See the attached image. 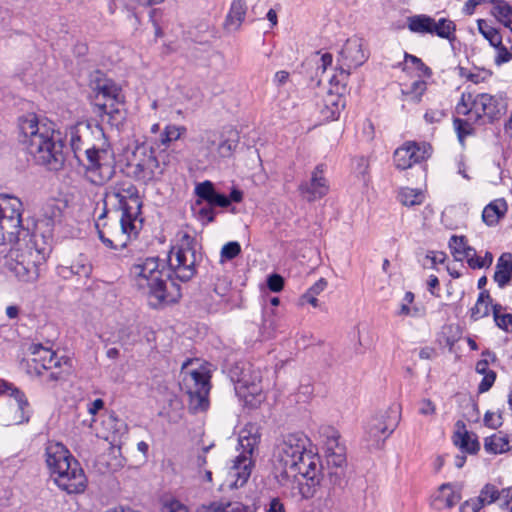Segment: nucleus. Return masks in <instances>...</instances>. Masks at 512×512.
<instances>
[{
    "mask_svg": "<svg viewBox=\"0 0 512 512\" xmlns=\"http://www.w3.org/2000/svg\"><path fill=\"white\" fill-rule=\"evenodd\" d=\"M49 249L40 247L36 237L22 246L13 248L8 256L7 268L22 282H34L40 275V267L46 262Z\"/></svg>",
    "mask_w": 512,
    "mask_h": 512,
    "instance_id": "nucleus-5",
    "label": "nucleus"
},
{
    "mask_svg": "<svg viewBox=\"0 0 512 512\" xmlns=\"http://www.w3.org/2000/svg\"><path fill=\"white\" fill-rule=\"evenodd\" d=\"M230 377L235 382V392L246 406L257 408L266 399L262 385V372L251 364L236 365L230 371Z\"/></svg>",
    "mask_w": 512,
    "mask_h": 512,
    "instance_id": "nucleus-8",
    "label": "nucleus"
},
{
    "mask_svg": "<svg viewBox=\"0 0 512 512\" xmlns=\"http://www.w3.org/2000/svg\"><path fill=\"white\" fill-rule=\"evenodd\" d=\"M195 193L199 197L195 206H200L202 204L201 200H205L211 207L219 206L225 208L230 205V199L223 194L217 193L210 181L197 184Z\"/></svg>",
    "mask_w": 512,
    "mask_h": 512,
    "instance_id": "nucleus-25",
    "label": "nucleus"
},
{
    "mask_svg": "<svg viewBox=\"0 0 512 512\" xmlns=\"http://www.w3.org/2000/svg\"><path fill=\"white\" fill-rule=\"evenodd\" d=\"M56 270L63 279H71L73 276L87 278L92 272V265L85 255L79 254L71 261L59 264Z\"/></svg>",
    "mask_w": 512,
    "mask_h": 512,
    "instance_id": "nucleus-23",
    "label": "nucleus"
},
{
    "mask_svg": "<svg viewBox=\"0 0 512 512\" xmlns=\"http://www.w3.org/2000/svg\"><path fill=\"white\" fill-rule=\"evenodd\" d=\"M273 462L283 493L296 499L314 496L323 478V467L306 435L292 433L284 436L274 449Z\"/></svg>",
    "mask_w": 512,
    "mask_h": 512,
    "instance_id": "nucleus-1",
    "label": "nucleus"
},
{
    "mask_svg": "<svg viewBox=\"0 0 512 512\" xmlns=\"http://www.w3.org/2000/svg\"><path fill=\"white\" fill-rule=\"evenodd\" d=\"M512 277V254L504 253L500 256L496 264L494 281L499 287H504Z\"/></svg>",
    "mask_w": 512,
    "mask_h": 512,
    "instance_id": "nucleus-32",
    "label": "nucleus"
},
{
    "mask_svg": "<svg viewBox=\"0 0 512 512\" xmlns=\"http://www.w3.org/2000/svg\"><path fill=\"white\" fill-rule=\"evenodd\" d=\"M495 380H496V373L494 371L484 374L481 382L478 385V392L479 393L487 392L493 386Z\"/></svg>",
    "mask_w": 512,
    "mask_h": 512,
    "instance_id": "nucleus-57",
    "label": "nucleus"
},
{
    "mask_svg": "<svg viewBox=\"0 0 512 512\" xmlns=\"http://www.w3.org/2000/svg\"><path fill=\"white\" fill-rule=\"evenodd\" d=\"M398 199L402 205L412 207L423 203L425 196L422 190L409 187L401 188Z\"/></svg>",
    "mask_w": 512,
    "mask_h": 512,
    "instance_id": "nucleus-38",
    "label": "nucleus"
},
{
    "mask_svg": "<svg viewBox=\"0 0 512 512\" xmlns=\"http://www.w3.org/2000/svg\"><path fill=\"white\" fill-rule=\"evenodd\" d=\"M109 201L121 212L137 216L141 207L137 188L130 182H119L106 192Z\"/></svg>",
    "mask_w": 512,
    "mask_h": 512,
    "instance_id": "nucleus-14",
    "label": "nucleus"
},
{
    "mask_svg": "<svg viewBox=\"0 0 512 512\" xmlns=\"http://www.w3.org/2000/svg\"><path fill=\"white\" fill-rule=\"evenodd\" d=\"M492 13L504 26L512 20V8L504 1H496Z\"/></svg>",
    "mask_w": 512,
    "mask_h": 512,
    "instance_id": "nucleus-50",
    "label": "nucleus"
},
{
    "mask_svg": "<svg viewBox=\"0 0 512 512\" xmlns=\"http://www.w3.org/2000/svg\"><path fill=\"white\" fill-rule=\"evenodd\" d=\"M367 59L368 54L364 49V40L356 36L349 38L338 58L340 75L348 77L351 69L361 66Z\"/></svg>",
    "mask_w": 512,
    "mask_h": 512,
    "instance_id": "nucleus-17",
    "label": "nucleus"
},
{
    "mask_svg": "<svg viewBox=\"0 0 512 512\" xmlns=\"http://www.w3.org/2000/svg\"><path fill=\"white\" fill-rule=\"evenodd\" d=\"M506 210V203L503 200H496L484 208L482 213L483 221L487 225L492 226L498 222Z\"/></svg>",
    "mask_w": 512,
    "mask_h": 512,
    "instance_id": "nucleus-37",
    "label": "nucleus"
},
{
    "mask_svg": "<svg viewBox=\"0 0 512 512\" xmlns=\"http://www.w3.org/2000/svg\"><path fill=\"white\" fill-rule=\"evenodd\" d=\"M98 96H102L105 100L104 103H116L117 105L123 104L124 95L122 89L111 80H106L97 88Z\"/></svg>",
    "mask_w": 512,
    "mask_h": 512,
    "instance_id": "nucleus-34",
    "label": "nucleus"
},
{
    "mask_svg": "<svg viewBox=\"0 0 512 512\" xmlns=\"http://www.w3.org/2000/svg\"><path fill=\"white\" fill-rule=\"evenodd\" d=\"M210 447H206L203 449V454L199 455L197 457V467H198V472H199V475H202L203 474V480L208 482V483H211L212 482V471L210 469H207L206 468V465H207V456L206 454L208 453Z\"/></svg>",
    "mask_w": 512,
    "mask_h": 512,
    "instance_id": "nucleus-53",
    "label": "nucleus"
},
{
    "mask_svg": "<svg viewBox=\"0 0 512 512\" xmlns=\"http://www.w3.org/2000/svg\"><path fill=\"white\" fill-rule=\"evenodd\" d=\"M59 489L68 494L83 493L87 487V477L77 460H70L67 466L51 475Z\"/></svg>",
    "mask_w": 512,
    "mask_h": 512,
    "instance_id": "nucleus-15",
    "label": "nucleus"
},
{
    "mask_svg": "<svg viewBox=\"0 0 512 512\" xmlns=\"http://www.w3.org/2000/svg\"><path fill=\"white\" fill-rule=\"evenodd\" d=\"M132 285L147 297L150 306L158 308L177 302L180 287L170 280V274L158 257L138 259L130 268Z\"/></svg>",
    "mask_w": 512,
    "mask_h": 512,
    "instance_id": "nucleus-2",
    "label": "nucleus"
},
{
    "mask_svg": "<svg viewBox=\"0 0 512 512\" xmlns=\"http://www.w3.org/2000/svg\"><path fill=\"white\" fill-rule=\"evenodd\" d=\"M512 449V439L502 432L484 439V450L490 454H502Z\"/></svg>",
    "mask_w": 512,
    "mask_h": 512,
    "instance_id": "nucleus-29",
    "label": "nucleus"
},
{
    "mask_svg": "<svg viewBox=\"0 0 512 512\" xmlns=\"http://www.w3.org/2000/svg\"><path fill=\"white\" fill-rule=\"evenodd\" d=\"M116 106H118L116 103H103L99 105L101 113L107 116L108 122L112 125H118L124 119L123 112Z\"/></svg>",
    "mask_w": 512,
    "mask_h": 512,
    "instance_id": "nucleus-49",
    "label": "nucleus"
},
{
    "mask_svg": "<svg viewBox=\"0 0 512 512\" xmlns=\"http://www.w3.org/2000/svg\"><path fill=\"white\" fill-rule=\"evenodd\" d=\"M19 141L37 164L50 170H59L64 163L63 144L56 138L49 124L40 122L35 115L19 120Z\"/></svg>",
    "mask_w": 512,
    "mask_h": 512,
    "instance_id": "nucleus-3",
    "label": "nucleus"
},
{
    "mask_svg": "<svg viewBox=\"0 0 512 512\" xmlns=\"http://www.w3.org/2000/svg\"><path fill=\"white\" fill-rule=\"evenodd\" d=\"M197 512H250V510L241 502L220 500L201 505Z\"/></svg>",
    "mask_w": 512,
    "mask_h": 512,
    "instance_id": "nucleus-31",
    "label": "nucleus"
},
{
    "mask_svg": "<svg viewBox=\"0 0 512 512\" xmlns=\"http://www.w3.org/2000/svg\"><path fill=\"white\" fill-rule=\"evenodd\" d=\"M196 213L198 218L203 222L209 223L214 220V211L209 204L207 206L200 207Z\"/></svg>",
    "mask_w": 512,
    "mask_h": 512,
    "instance_id": "nucleus-61",
    "label": "nucleus"
},
{
    "mask_svg": "<svg viewBox=\"0 0 512 512\" xmlns=\"http://www.w3.org/2000/svg\"><path fill=\"white\" fill-rule=\"evenodd\" d=\"M136 218L137 216L121 213L119 220L98 230L100 240L112 249L126 247L130 239L138 233Z\"/></svg>",
    "mask_w": 512,
    "mask_h": 512,
    "instance_id": "nucleus-11",
    "label": "nucleus"
},
{
    "mask_svg": "<svg viewBox=\"0 0 512 512\" xmlns=\"http://www.w3.org/2000/svg\"><path fill=\"white\" fill-rule=\"evenodd\" d=\"M195 240L188 233H181L179 242L168 255V265L181 281H188L196 274L197 254Z\"/></svg>",
    "mask_w": 512,
    "mask_h": 512,
    "instance_id": "nucleus-9",
    "label": "nucleus"
},
{
    "mask_svg": "<svg viewBox=\"0 0 512 512\" xmlns=\"http://www.w3.org/2000/svg\"><path fill=\"white\" fill-rule=\"evenodd\" d=\"M455 31L456 25L452 20L447 18L435 20L432 18L429 34L452 41L455 38Z\"/></svg>",
    "mask_w": 512,
    "mask_h": 512,
    "instance_id": "nucleus-35",
    "label": "nucleus"
},
{
    "mask_svg": "<svg viewBox=\"0 0 512 512\" xmlns=\"http://www.w3.org/2000/svg\"><path fill=\"white\" fill-rule=\"evenodd\" d=\"M32 362L34 370L37 374H41V369L47 370L61 365L60 359L56 353L49 348H45L40 344L31 346Z\"/></svg>",
    "mask_w": 512,
    "mask_h": 512,
    "instance_id": "nucleus-24",
    "label": "nucleus"
},
{
    "mask_svg": "<svg viewBox=\"0 0 512 512\" xmlns=\"http://www.w3.org/2000/svg\"><path fill=\"white\" fill-rule=\"evenodd\" d=\"M490 296L481 293L474 307L471 309V318L473 320H479L489 314L490 311Z\"/></svg>",
    "mask_w": 512,
    "mask_h": 512,
    "instance_id": "nucleus-47",
    "label": "nucleus"
},
{
    "mask_svg": "<svg viewBox=\"0 0 512 512\" xmlns=\"http://www.w3.org/2000/svg\"><path fill=\"white\" fill-rule=\"evenodd\" d=\"M266 512H286V510L279 498H272L267 505Z\"/></svg>",
    "mask_w": 512,
    "mask_h": 512,
    "instance_id": "nucleus-64",
    "label": "nucleus"
},
{
    "mask_svg": "<svg viewBox=\"0 0 512 512\" xmlns=\"http://www.w3.org/2000/svg\"><path fill=\"white\" fill-rule=\"evenodd\" d=\"M484 423L486 426L496 429L502 425V417L495 412H486L484 416Z\"/></svg>",
    "mask_w": 512,
    "mask_h": 512,
    "instance_id": "nucleus-58",
    "label": "nucleus"
},
{
    "mask_svg": "<svg viewBox=\"0 0 512 512\" xmlns=\"http://www.w3.org/2000/svg\"><path fill=\"white\" fill-rule=\"evenodd\" d=\"M368 169L369 162L365 157L361 156L353 160V170L358 176H362L364 178L368 173Z\"/></svg>",
    "mask_w": 512,
    "mask_h": 512,
    "instance_id": "nucleus-56",
    "label": "nucleus"
},
{
    "mask_svg": "<svg viewBox=\"0 0 512 512\" xmlns=\"http://www.w3.org/2000/svg\"><path fill=\"white\" fill-rule=\"evenodd\" d=\"M498 99L488 93L473 96L470 92H463L455 107L457 115L474 114L475 119L483 120L495 118L499 114Z\"/></svg>",
    "mask_w": 512,
    "mask_h": 512,
    "instance_id": "nucleus-13",
    "label": "nucleus"
},
{
    "mask_svg": "<svg viewBox=\"0 0 512 512\" xmlns=\"http://www.w3.org/2000/svg\"><path fill=\"white\" fill-rule=\"evenodd\" d=\"M467 257L464 258V260L468 263L469 267L472 269H482V268H488L491 266L493 262V255L492 253L486 251L484 256H479L476 253V250L468 249Z\"/></svg>",
    "mask_w": 512,
    "mask_h": 512,
    "instance_id": "nucleus-40",
    "label": "nucleus"
},
{
    "mask_svg": "<svg viewBox=\"0 0 512 512\" xmlns=\"http://www.w3.org/2000/svg\"><path fill=\"white\" fill-rule=\"evenodd\" d=\"M493 315L499 328L505 331H512V314H501V306L496 304L493 306Z\"/></svg>",
    "mask_w": 512,
    "mask_h": 512,
    "instance_id": "nucleus-51",
    "label": "nucleus"
},
{
    "mask_svg": "<svg viewBox=\"0 0 512 512\" xmlns=\"http://www.w3.org/2000/svg\"><path fill=\"white\" fill-rule=\"evenodd\" d=\"M394 416H380L371 419L367 425L366 431L369 435L372 445L379 446L396 428L399 422L397 411H391Z\"/></svg>",
    "mask_w": 512,
    "mask_h": 512,
    "instance_id": "nucleus-20",
    "label": "nucleus"
},
{
    "mask_svg": "<svg viewBox=\"0 0 512 512\" xmlns=\"http://www.w3.org/2000/svg\"><path fill=\"white\" fill-rule=\"evenodd\" d=\"M432 154V147L426 142L406 141L393 154L398 170H407L415 164L426 161Z\"/></svg>",
    "mask_w": 512,
    "mask_h": 512,
    "instance_id": "nucleus-16",
    "label": "nucleus"
},
{
    "mask_svg": "<svg viewBox=\"0 0 512 512\" xmlns=\"http://www.w3.org/2000/svg\"><path fill=\"white\" fill-rule=\"evenodd\" d=\"M431 24L432 17L425 14L414 15L407 19V27L413 33L429 34Z\"/></svg>",
    "mask_w": 512,
    "mask_h": 512,
    "instance_id": "nucleus-39",
    "label": "nucleus"
},
{
    "mask_svg": "<svg viewBox=\"0 0 512 512\" xmlns=\"http://www.w3.org/2000/svg\"><path fill=\"white\" fill-rule=\"evenodd\" d=\"M238 145V138L236 134L231 137L225 138L221 136L218 145L216 147V153L214 158H227L230 157Z\"/></svg>",
    "mask_w": 512,
    "mask_h": 512,
    "instance_id": "nucleus-43",
    "label": "nucleus"
},
{
    "mask_svg": "<svg viewBox=\"0 0 512 512\" xmlns=\"http://www.w3.org/2000/svg\"><path fill=\"white\" fill-rule=\"evenodd\" d=\"M500 499V490L492 485L486 484L479 492V495L475 498L469 499L472 503L481 510L487 505H490Z\"/></svg>",
    "mask_w": 512,
    "mask_h": 512,
    "instance_id": "nucleus-36",
    "label": "nucleus"
},
{
    "mask_svg": "<svg viewBox=\"0 0 512 512\" xmlns=\"http://www.w3.org/2000/svg\"><path fill=\"white\" fill-rule=\"evenodd\" d=\"M185 132L184 126L167 125L160 134L159 145L168 147L171 142L180 139Z\"/></svg>",
    "mask_w": 512,
    "mask_h": 512,
    "instance_id": "nucleus-45",
    "label": "nucleus"
},
{
    "mask_svg": "<svg viewBox=\"0 0 512 512\" xmlns=\"http://www.w3.org/2000/svg\"><path fill=\"white\" fill-rule=\"evenodd\" d=\"M426 88V82L422 79H419L414 81L410 86L403 88L402 93L408 100L418 102L426 91Z\"/></svg>",
    "mask_w": 512,
    "mask_h": 512,
    "instance_id": "nucleus-48",
    "label": "nucleus"
},
{
    "mask_svg": "<svg viewBox=\"0 0 512 512\" xmlns=\"http://www.w3.org/2000/svg\"><path fill=\"white\" fill-rule=\"evenodd\" d=\"M161 512H188L186 506L181 504L179 501H172L166 503Z\"/></svg>",
    "mask_w": 512,
    "mask_h": 512,
    "instance_id": "nucleus-62",
    "label": "nucleus"
},
{
    "mask_svg": "<svg viewBox=\"0 0 512 512\" xmlns=\"http://www.w3.org/2000/svg\"><path fill=\"white\" fill-rule=\"evenodd\" d=\"M457 430L454 432L452 440L461 452L476 454L480 449V443L476 434L469 432L461 422L457 423Z\"/></svg>",
    "mask_w": 512,
    "mask_h": 512,
    "instance_id": "nucleus-26",
    "label": "nucleus"
},
{
    "mask_svg": "<svg viewBox=\"0 0 512 512\" xmlns=\"http://www.w3.org/2000/svg\"><path fill=\"white\" fill-rule=\"evenodd\" d=\"M324 431L326 437L324 445L327 463L340 468L346 462V448L340 442V435L337 430L332 427H327Z\"/></svg>",
    "mask_w": 512,
    "mask_h": 512,
    "instance_id": "nucleus-21",
    "label": "nucleus"
},
{
    "mask_svg": "<svg viewBox=\"0 0 512 512\" xmlns=\"http://www.w3.org/2000/svg\"><path fill=\"white\" fill-rule=\"evenodd\" d=\"M328 191L329 185L324 176L323 165L316 166L311 173L310 180L302 182L299 185L301 196L309 202L321 199Z\"/></svg>",
    "mask_w": 512,
    "mask_h": 512,
    "instance_id": "nucleus-19",
    "label": "nucleus"
},
{
    "mask_svg": "<svg viewBox=\"0 0 512 512\" xmlns=\"http://www.w3.org/2000/svg\"><path fill=\"white\" fill-rule=\"evenodd\" d=\"M210 370L199 361H188L182 365V388L189 396V408L204 411L208 407Z\"/></svg>",
    "mask_w": 512,
    "mask_h": 512,
    "instance_id": "nucleus-7",
    "label": "nucleus"
},
{
    "mask_svg": "<svg viewBox=\"0 0 512 512\" xmlns=\"http://www.w3.org/2000/svg\"><path fill=\"white\" fill-rule=\"evenodd\" d=\"M45 458L51 475L67 466L70 460H76L62 443L55 441L47 443Z\"/></svg>",
    "mask_w": 512,
    "mask_h": 512,
    "instance_id": "nucleus-22",
    "label": "nucleus"
},
{
    "mask_svg": "<svg viewBox=\"0 0 512 512\" xmlns=\"http://www.w3.org/2000/svg\"><path fill=\"white\" fill-rule=\"evenodd\" d=\"M461 500V494L451 484H443L432 498L431 505L436 510L452 508Z\"/></svg>",
    "mask_w": 512,
    "mask_h": 512,
    "instance_id": "nucleus-27",
    "label": "nucleus"
},
{
    "mask_svg": "<svg viewBox=\"0 0 512 512\" xmlns=\"http://www.w3.org/2000/svg\"><path fill=\"white\" fill-rule=\"evenodd\" d=\"M246 11L245 0H233L225 21L226 29L229 31L238 30L245 19Z\"/></svg>",
    "mask_w": 512,
    "mask_h": 512,
    "instance_id": "nucleus-30",
    "label": "nucleus"
},
{
    "mask_svg": "<svg viewBox=\"0 0 512 512\" xmlns=\"http://www.w3.org/2000/svg\"><path fill=\"white\" fill-rule=\"evenodd\" d=\"M444 117V113L440 110H428L424 114V119L427 123H438Z\"/></svg>",
    "mask_w": 512,
    "mask_h": 512,
    "instance_id": "nucleus-63",
    "label": "nucleus"
},
{
    "mask_svg": "<svg viewBox=\"0 0 512 512\" xmlns=\"http://www.w3.org/2000/svg\"><path fill=\"white\" fill-rule=\"evenodd\" d=\"M267 285L271 291L280 292L284 287V279L278 274H273L268 277Z\"/></svg>",
    "mask_w": 512,
    "mask_h": 512,
    "instance_id": "nucleus-59",
    "label": "nucleus"
},
{
    "mask_svg": "<svg viewBox=\"0 0 512 512\" xmlns=\"http://www.w3.org/2000/svg\"><path fill=\"white\" fill-rule=\"evenodd\" d=\"M261 440L260 429L255 424H247L239 433L238 443L241 453L232 461L224 485L229 489L242 487L250 478L254 467V455Z\"/></svg>",
    "mask_w": 512,
    "mask_h": 512,
    "instance_id": "nucleus-4",
    "label": "nucleus"
},
{
    "mask_svg": "<svg viewBox=\"0 0 512 512\" xmlns=\"http://www.w3.org/2000/svg\"><path fill=\"white\" fill-rule=\"evenodd\" d=\"M241 253V246L236 241L226 243L221 249V261L232 260Z\"/></svg>",
    "mask_w": 512,
    "mask_h": 512,
    "instance_id": "nucleus-54",
    "label": "nucleus"
},
{
    "mask_svg": "<svg viewBox=\"0 0 512 512\" xmlns=\"http://www.w3.org/2000/svg\"><path fill=\"white\" fill-rule=\"evenodd\" d=\"M404 70L413 71L418 77L429 78L431 70L427 67L420 58L405 53Z\"/></svg>",
    "mask_w": 512,
    "mask_h": 512,
    "instance_id": "nucleus-41",
    "label": "nucleus"
},
{
    "mask_svg": "<svg viewBox=\"0 0 512 512\" xmlns=\"http://www.w3.org/2000/svg\"><path fill=\"white\" fill-rule=\"evenodd\" d=\"M96 132L102 137V140L99 145H93L85 150L84 177L94 185H103L110 181L115 174V154L104 139L102 129L96 127Z\"/></svg>",
    "mask_w": 512,
    "mask_h": 512,
    "instance_id": "nucleus-6",
    "label": "nucleus"
},
{
    "mask_svg": "<svg viewBox=\"0 0 512 512\" xmlns=\"http://www.w3.org/2000/svg\"><path fill=\"white\" fill-rule=\"evenodd\" d=\"M128 168L131 175L143 183L151 182L163 173L152 149L144 144L135 147L129 159Z\"/></svg>",
    "mask_w": 512,
    "mask_h": 512,
    "instance_id": "nucleus-10",
    "label": "nucleus"
},
{
    "mask_svg": "<svg viewBox=\"0 0 512 512\" xmlns=\"http://www.w3.org/2000/svg\"><path fill=\"white\" fill-rule=\"evenodd\" d=\"M479 32L490 43L491 46L496 47L502 43V36L500 32L488 24L487 21L479 19L477 21Z\"/></svg>",
    "mask_w": 512,
    "mask_h": 512,
    "instance_id": "nucleus-44",
    "label": "nucleus"
},
{
    "mask_svg": "<svg viewBox=\"0 0 512 512\" xmlns=\"http://www.w3.org/2000/svg\"><path fill=\"white\" fill-rule=\"evenodd\" d=\"M97 431L98 435L103 439L115 442L119 438L121 431H125V424L114 415L107 414L103 417L101 429Z\"/></svg>",
    "mask_w": 512,
    "mask_h": 512,
    "instance_id": "nucleus-28",
    "label": "nucleus"
},
{
    "mask_svg": "<svg viewBox=\"0 0 512 512\" xmlns=\"http://www.w3.org/2000/svg\"><path fill=\"white\" fill-rule=\"evenodd\" d=\"M221 136L214 132H205L201 137V142L203 147L208 151V153L214 158V154L216 153V147L220 140Z\"/></svg>",
    "mask_w": 512,
    "mask_h": 512,
    "instance_id": "nucleus-52",
    "label": "nucleus"
},
{
    "mask_svg": "<svg viewBox=\"0 0 512 512\" xmlns=\"http://www.w3.org/2000/svg\"><path fill=\"white\" fill-rule=\"evenodd\" d=\"M494 48L496 49V55L494 59L496 65L500 66L512 59V50L508 51L507 48L502 45V43Z\"/></svg>",
    "mask_w": 512,
    "mask_h": 512,
    "instance_id": "nucleus-55",
    "label": "nucleus"
},
{
    "mask_svg": "<svg viewBox=\"0 0 512 512\" xmlns=\"http://www.w3.org/2000/svg\"><path fill=\"white\" fill-rule=\"evenodd\" d=\"M11 391L8 401L7 425L22 424L29 420V403L25 395L17 388L0 379V390Z\"/></svg>",
    "mask_w": 512,
    "mask_h": 512,
    "instance_id": "nucleus-18",
    "label": "nucleus"
},
{
    "mask_svg": "<svg viewBox=\"0 0 512 512\" xmlns=\"http://www.w3.org/2000/svg\"><path fill=\"white\" fill-rule=\"evenodd\" d=\"M23 204L13 195L0 194V227L8 234V243L19 241L22 226Z\"/></svg>",
    "mask_w": 512,
    "mask_h": 512,
    "instance_id": "nucleus-12",
    "label": "nucleus"
},
{
    "mask_svg": "<svg viewBox=\"0 0 512 512\" xmlns=\"http://www.w3.org/2000/svg\"><path fill=\"white\" fill-rule=\"evenodd\" d=\"M465 118L456 117L453 120V126L457 133L459 141L463 144L466 137L474 134L475 125L482 123L480 119H475L474 114L463 115Z\"/></svg>",
    "mask_w": 512,
    "mask_h": 512,
    "instance_id": "nucleus-33",
    "label": "nucleus"
},
{
    "mask_svg": "<svg viewBox=\"0 0 512 512\" xmlns=\"http://www.w3.org/2000/svg\"><path fill=\"white\" fill-rule=\"evenodd\" d=\"M414 301V294L412 292H406L402 302L400 304V308L397 312L398 316H411V317H419L423 315V312L418 307H411L410 305Z\"/></svg>",
    "mask_w": 512,
    "mask_h": 512,
    "instance_id": "nucleus-46",
    "label": "nucleus"
},
{
    "mask_svg": "<svg viewBox=\"0 0 512 512\" xmlns=\"http://www.w3.org/2000/svg\"><path fill=\"white\" fill-rule=\"evenodd\" d=\"M449 248L457 261H464L467 257L468 249H473L467 243V239L464 236H452L449 241Z\"/></svg>",
    "mask_w": 512,
    "mask_h": 512,
    "instance_id": "nucleus-42",
    "label": "nucleus"
},
{
    "mask_svg": "<svg viewBox=\"0 0 512 512\" xmlns=\"http://www.w3.org/2000/svg\"><path fill=\"white\" fill-rule=\"evenodd\" d=\"M436 412V406L430 399H422L419 403V413L424 416H432Z\"/></svg>",
    "mask_w": 512,
    "mask_h": 512,
    "instance_id": "nucleus-60",
    "label": "nucleus"
}]
</instances>
